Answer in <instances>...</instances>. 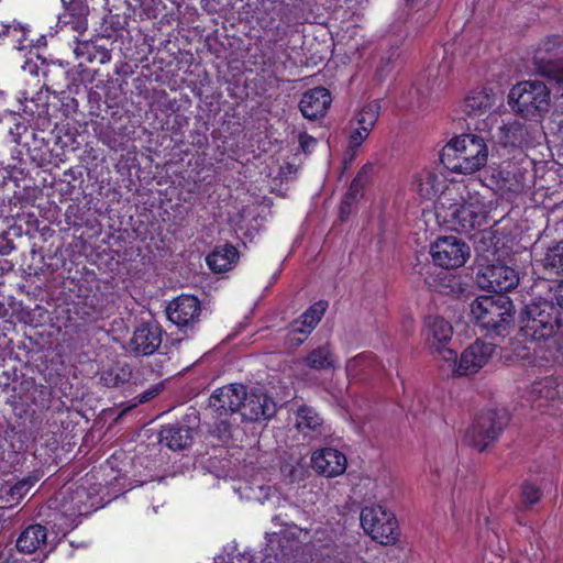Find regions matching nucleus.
<instances>
[{"label": "nucleus", "instance_id": "43", "mask_svg": "<svg viewBox=\"0 0 563 563\" xmlns=\"http://www.w3.org/2000/svg\"><path fill=\"white\" fill-rule=\"evenodd\" d=\"M556 306L563 310V283H561L554 292V298Z\"/></svg>", "mask_w": 563, "mask_h": 563}, {"label": "nucleus", "instance_id": "24", "mask_svg": "<svg viewBox=\"0 0 563 563\" xmlns=\"http://www.w3.org/2000/svg\"><path fill=\"white\" fill-rule=\"evenodd\" d=\"M530 398L539 407L556 399L561 395V385L554 377H545L534 382L529 391Z\"/></svg>", "mask_w": 563, "mask_h": 563}, {"label": "nucleus", "instance_id": "41", "mask_svg": "<svg viewBox=\"0 0 563 563\" xmlns=\"http://www.w3.org/2000/svg\"><path fill=\"white\" fill-rule=\"evenodd\" d=\"M159 391H161V388L158 386H155V387H152V388L147 389L143 394L139 395V402L143 404V402H146V401L151 400L156 395H158Z\"/></svg>", "mask_w": 563, "mask_h": 563}, {"label": "nucleus", "instance_id": "21", "mask_svg": "<svg viewBox=\"0 0 563 563\" xmlns=\"http://www.w3.org/2000/svg\"><path fill=\"white\" fill-rule=\"evenodd\" d=\"M47 530L42 525L26 527L18 537L16 549L25 554H32L40 550L46 542Z\"/></svg>", "mask_w": 563, "mask_h": 563}, {"label": "nucleus", "instance_id": "12", "mask_svg": "<svg viewBox=\"0 0 563 563\" xmlns=\"http://www.w3.org/2000/svg\"><path fill=\"white\" fill-rule=\"evenodd\" d=\"M246 388L242 384H230L213 391L209 398V406L220 416L240 411L246 397Z\"/></svg>", "mask_w": 563, "mask_h": 563}, {"label": "nucleus", "instance_id": "7", "mask_svg": "<svg viewBox=\"0 0 563 563\" xmlns=\"http://www.w3.org/2000/svg\"><path fill=\"white\" fill-rule=\"evenodd\" d=\"M427 347L448 364L456 363V352L448 346L453 336L452 324L442 317L429 316L421 331Z\"/></svg>", "mask_w": 563, "mask_h": 563}, {"label": "nucleus", "instance_id": "3", "mask_svg": "<svg viewBox=\"0 0 563 563\" xmlns=\"http://www.w3.org/2000/svg\"><path fill=\"white\" fill-rule=\"evenodd\" d=\"M509 101L522 117L539 119L550 109L551 92L543 81L525 80L512 87Z\"/></svg>", "mask_w": 563, "mask_h": 563}, {"label": "nucleus", "instance_id": "46", "mask_svg": "<svg viewBox=\"0 0 563 563\" xmlns=\"http://www.w3.org/2000/svg\"><path fill=\"white\" fill-rule=\"evenodd\" d=\"M406 2H407V3H412V2H413V0H406Z\"/></svg>", "mask_w": 563, "mask_h": 563}, {"label": "nucleus", "instance_id": "10", "mask_svg": "<svg viewBox=\"0 0 563 563\" xmlns=\"http://www.w3.org/2000/svg\"><path fill=\"white\" fill-rule=\"evenodd\" d=\"M478 285L482 288L495 292H507L516 288L519 284L518 272L504 263L488 265L477 277Z\"/></svg>", "mask_w": 563, "mask_h": 563}, {"label": "nucleus", "instance_id": "32", "mask_svg": "<svg viewBox=\"0 0 563 563\" xmlns=\"http://www.w3.org/2000/svg\"><path fill=\"white\" fill-rule=\"evenodd\" d=\"M307 365L313 369H328L334 367V357L328 345L311 351L307 358Z\"/></svg>", "mask_w": 563, "mask_h": 563}, {"label": "nucleus", "instance_id": "22", "mask_svg": "<svg viewBox=\"0 0 563 563\" xmlns=\"http://www.w3.org/2000/svg\"><path fill=\"white\" fill-rule=\"evenodd\" d=\"M522 322L521 333L527 340L531 341H547L553 338L561 324V320H541L540 322L522 320Z\"/></svg>", "mask_w": 563, "mask_h": 563}, {"label": "nucleus", "instance_id": "19", "mask_svg": "<svg viewBox=\"0 0 563 563\" xmlns=\"http://www.w3.org/2000/svg\"><path fill=\"white\" fill-rule=\"evenodd\" d=\"M412 189L422 200H433L449 192V190L444 191L446 189L444 177L430 169H424L416 176Z\"/></svg>", "mask_w": 563, "mask_h": 563}, {"label": "nucleus", "instance_id": "39", "mask_svg": "<svg viewBox=\"0 0 563 563\" xmlns=\"http://www.w3.org/2000/svg\"><path fill=\"white\" fill-rule=\"evenodd\" d=\"M554 123L558 126V134L563 139V101L556 106L554 111Z\"/></svg>", "mask_w": 563, "mask_h": 563}, {"label": "nucleus", "instance_id": "31", "mask_svg": "<svg viewBox=\"0 0 563 563\" xmlns=\"http://www.w3.org/2000/svg\"><path fill=\"white\" fill-rule=\"evenodd\" d=\"M542 266L550 273H563V241L549 246L541 258Z\"/></svg>", "mask_w": 563, "mask_h": 563}, {"label": "nucleus", "instance_id": "37", "mask_svg": "<svg viewBox=\"0 0 563 563\" xmlns=\"http://www.w3.org/2000/svg\"><path fill=\"white\" fill-rule=\"evenodd\" d=\"M540 490L532 484H523L521 487V503L525 507L531 506L539 501Z\"/></svg>", "mask_w": 563, "mask_h": 563}, {"label": "nucleus", "instance_id": "17", "mask_svg": "<svg viewBox=\"0 0 563 563\" xmlns=\"http://www.w3.org/2000/svg\"><path fill=\"white\" fill-rule=\"evenodd\" d=\"M162 343V331L156 324H141L130 340V350L136 355H151Z\"/></svg>", "mask_w": 563, "mask_h": 563}, {"label": "nucleus", "instance_id": "5", "mask_svg": "<svg viewBox=\"0 0 563 563\" xmlns=\"http://www.w3.org/2000/svg\"><path fill=\"white\" fill-rule=\"evenodd\" d=\"M509 421L505 409L488 410L481 413L466 430L464 442L482 452L498 439Z\"/></svg>", "mask_w": 563, "mask_h": 563}, {"label": "nucleus", "instance_id": "38", "mask_svg": "<svg viewBox=\"0 0 563 563\" xmlns=\"http://www.w3.org/2000/svg\"><path fill=\"white\" fill-rule=\"evenodd\" d=\"M23 33V27L14 20H0V37L15 36Z\"/></svg>", "mask_w": 563, "mask_h": 563}, {"label": "nucleus", "instance_id": "42", "mask_svg": "<svg viewBox=\"0 0 563 563\" xmlns=\"http://www.w3.org/2000/svg\"><path fill=\"white\" fill-rule=\"evenodd\" d=\"M369 169V167L367 166H364L357 174V176L354 178V180L352 181V185H351V189H358L362 184H361V180L363 177H365L367 175V170Z\"/></svg>", "mask_w": 563, "mask_h": 563}, {"label": "nucleus", "instance_id": "35", "mask_svg": "<svg viewBox=\"0 0 563 563\" xmlns=\"http://www.w3.org/2000/svg\"><path fill=\"white\" fill-rule=\"evenodd\" d=\"M96 48L97 45H95L91 42H78L76 47L74 48V54L77 58H82L87 63H92L95 62V57H97L95 54Z\"/></svg>", "mask_w": 563, "mask_h": 563}, {"label": "nucleus", "instance_id": "20", "mask_svg": "<svg viewBox=\"0 0 563 563\" xmlns=\"http://www.w3.org/2000/svg\"><path fill=\"white\" fill-rule=\"evenodd\" d=\"M496 101L492 89L478 88L472 90L464 99L462 110L467 115H478L489 110Z\"/></svg>", "mask_w": 563, "mask_h": 563}, {"label": "nucleus", "instance_id": "4", "mask_svg": "<svg viewBox=\"0 0 563 563\" xmlns=\"http://www.w3.org/2000/svg\"><path fill=\"white\" fill-rule=\"evenodd\" d=\"M471 316L482 328L500 333L512 320V302L507 296H481L471 303Z\"/></svg>", "mask_w": 563, "mask_h": 563}, {"label": "nucleus", "instance_id": "2", "mask_svg": "<svg viewBox=\"0 0 563 563\" xmlns=\"http://www.w3.org/2000/svg\"><path fill=\"white\" fill-rule=\"evenodd\" d=\"M439 219L451 230L468 233L481 227L486 218L484 202L478 196L457 197L452 190L440 197L435 205Z\"/></svg>", "mask_w": 563, "mask_h": 563}, {"label": "nucleus", "instance_id": "11", "mask_svg": "<svg viewBox=\"0 0 563 563\" xmlns=\"http://www.w3.org/2000/svg\"><path fill=\"white\" fill-rule=\"evenodd\" d=\"M277 411L274 399L261 389L246 391L241 416L244 420L251 422L269 420Z\"/></svg>", "mask_w": 563, "mask_h": 563}, {"label": "nucleus", "instance_id": "34", "mask_svg": "<svg viewBox=\"0 0 563 563\" xmlns=\"http://www.w3.org/2000/svg\"><path fill=\"white\" fill-rule=\"evenodd\" d=\"M37 481V476L30 475L7 488L5 493L9 496L7 501L10 506L19 504Z\"/></svg>", "mask_w": 563, "mask_h": 563}, {"label": "nucleus", "instance_id": "28", "mask_svg": "<svg viewBox=\"0 0 563 563\" xmlns=\"http://www.w3.org/2000/svg\"><path fill=\"white\" fill-rule=\"evenodd\" d=\"M161 442L172 450H183L191 443V430L185 426H166L162 429Z\"/></svg>", "mask_w": 563, "mask_h": 563}, {"label": "nucleus", "instance_id": "14", "mask_svg": "<svg viewBox=\"0 0 563 563\" xmlns=\"http://www.w3.org/2000/svg\"><path fill=\"white\" fill-rule=\"evenodd\" d=\"M311 465L318 474L325 477H336L345 472L347 460L341 451L333 448H323L312 453Z\"/></svg>", "mask_w": 563, "mask_h": 563}, {"label": "nucleus", "instance_id": "25", "mask_svg": "<svg viewBox=\"0 0 563 563\" xmlns=\"http://www.w3.org/2000/svg\"><path fill=\"white\" fill-rule=\"evenodd\" d=\"M558 309L560 308L555 301H548L542 298L534 299L525 307L522 320H533L534 322L560 320Z\"/></svg>", "mask_w": 563, "mask_h": 563}, {"label": "nucleus", "instance_id": "30", "mask_svg": "<svg viewBox=\"0 0 563 563\" xmlns=\"http://www.w3.org/2000/svg\"><path fill=\"white\" fill-rule=\"evenodd\" d=\"M379 103L372 101L364 104L351 120L350 126L366 128L372 131L379 117Z\"/></svg>", "mask_w": 563, "mask_h": 563}, {"label": "nucleus", "instance_id": "40", "mask_svg": "<svg viewBox=\"0 0 563 563\" xmlns=\"http://www.w3.org/2000/svg\"><path fill=\"white\" fill-rule=\"evenodd\" d=\"M95 54L97 56L95 57V62H98L99 64H107L111 60V53L104 47L97 46Z\"/></svg>", "mask_w": 563, "mask_h": 563}, {"label": "nucleus", "instance_id": "26", "mask_svg": "<svg viewBox=\"0 0 563 563\" xmlns=\"http://www.w3.org/2000/svg\"><path fill=\"white\" fill-rule=\"evenodd\" d=\"M527 128L518 120H512L498 126L497 139L504 146H520L527 142Z\"/></svg>", "mask_w": 563, "mask_h": 563}, {"label": "nucleus", "instance_id": "33", "mask_svg": "<svg viewBox=\"0 0 563 563\" xmlns=\"http://www.w3.org/2000/svg\"><path fill=\"white\" fill-rule=\"evenodd\" d=\"M351 131L347 137V147L345 152V162L346 161H353L357 154L358 148L361 145L365 142V140L369 136L371 132L369 130H366V128H356V126H350Z\"/></svg>", "mask_w": 563, "mask_h": 563}, {"label": "nucleus", "instance_id": "9", "mask_svg": "<svg viewBox=\"0 0 563 563\" xmlns=\"http://www.w3.org/2000/svg\"><path fill=\"white\" fill-rule=\"evenodd\" d=\"M495 347L493 342L477 340L462 352L455 365L449 364V366L459 376L475 374L488 363Z\"/></svg>", "mask_w": 563, "mask_h": 563}, {"label": "nucleus", "instance_id": "6", "mask_svg": "<svg viewBox=\"0 0 563 563\" xmlns=\"http://www.w3.org/2000/svg\"><path fill=\"white\" fill-rule=\"evenodd\" d=\"M364 531L380 544H393L399 531L395 515L380 505L366 506L361 511Z\"/></svg>", "mask_w": 563, "mask_h": 563}, {"label": "nucleus", "instance_id": "36", "mask_svg": "<svg viewBox=\"0 0 563 563\" xmlns=\"http://www.w3.org/2000/svg\"><path fill=\"white\" fill-rule=\"evenodd\" d=\"M371 363V356L367 354H360L355 357H352L346 363V373L347 376L355 377L358 373V369L366 368Z\"/></svg>", "mask_w": 563, "mask_h": 563}, {"label": "nucleus", "instance_id": "1", "mask_svg": "<svg viewBox=\"0 0 563 563\" xmlns=\"http://www.w3.org/2000/svg\"><path fill=\"white\" fill-rule=\"evenodd\" d=\"M488 146L484 137L466 133L453 137L441 152V163L452 173L472 175L486 166Z\"/></svg>", "mask_w": 563, "mask_h": 563}, {"label": "nucleus", "instance_id": "13", "mask_svg": "<svg viewBox=\"0 0 563 563\" xmlns=\"http://www.w3.org/2000/svg\"><path fill=\"white\" fill-rule=\"evenodd\" d=\"M328 303L318 301L307 309L299 319L294 321L288 333V342L290 346H298L307 339L311 331L323 317Z\"/></svg>", "mask_w": 563, "mask_h": 563}, {"label": "nucleus", "instance_id": "23", "mask_svg": "<svg viewBox=\"0 0 563 563\" xmlns=\"http://www.w3.org/2000/svg\"><path fill=\"white\" fill-rule=\"evenodd\" d=\"M239 253L231 244L217 246L206 258L208 266L214 273H223L233 267Z\"/></svg>", "mask_w": 563, "mask_h": 563}, {"label": "nucleus", "instance_id": "18", "mask_svg": "<svg viewBox=\"0 0 563 563\" xmlns=\"http://www.w3.org/2000/svg\"><path fill=\"white\" fill-rule=\"evenodd\" d=\"M331 101L329 90L323 87H317L302 95L299 108L305 118L316 120L327 113Z\"/></svg>", "mask_w": 563, "mask_h": 563}, {"label": "nucleus", "instance_id": "27", "mask_svg": "<svg viewBox=\"0 0 563 563\" xmlns=\"http://www.w3.org/2000/svg\"><path fill=\"white\" fill-rule=\"evenodd\" d=\"M67 13L59 18V22L65 25H70L71 30L78 34L87 30V14L88 7L82 0H74L67 8Z\"/></svg>", "mask_w": 563, "mask_h": 563}, {"label": "nucleus", "instance_id": "8", "mask_svg": "<svg viewBox=\"0 0 563 563\" xmlns=\"http://www.w3.org/2000/svg\"><path fill=\"white\" fill-rule=\"evenodd\" d=\"M430 254L435 265L445 269L457 268L468 258L470 246L457 236H441L431 244Z\"/></svg>", "mask_w": 563, "mask_h": 563}, {"label": "nucleus", "instance_id": "29", "mask_svg": "<svg viewBox=\"0 0 563 563\" xmlns=\"http://www.w3.org/2000/svg\"><path fill=\"white\" fill-rule=\"evenodd\" d=\"M563 45V41L560 36L553 35L542 40L533 54V63L537 66V69L543 66V63H552L553 59L550 58L552 54H554L558 49H560Z\"/></svg>", "mask_w": 563, "mask_h": 563}, {"label": "nucleus", "instance_id": "16", "mask_svg": "<svg viewBox=\"0 0 563 563\" xmlns=\"http://www.w3.org/2000/svg\"><path fill=\"white\" fill-rule=\"evenodd\" d=\"M294 424L296 430L308 440L318 439L325 433L323 419L312 407L306 405L294 411Z\"/></svg>", "mask_w": 563, "mask_h": 563}, {"label": "nucleus", "instance_id": "45", "mask_svg": "<svg viewBox=\"0 0 563 563\" xmlns=\"http://www.w3.org/2000/svg\"><path fill=\"white\" fill-rule=\"evenodd\" d=\"M340 212H341V216H343L346 212V209H345L344 205L341 207V211Z\"/></svg>", "mask_w": 563, "mask_h": 563}, {"label": "nucleus", "instance_id": "15", "mask_svg": "<svg viewBox=\"0 0 563 563\" xmlns=\"http://www.w3.org/2000/svg\"><path fill=\"white\" fill-rule=\"evenodd\" d=\"M166 313L173 323L178 327H186L198 319L200 302L194 296L183 295L169 302Z\"/></svg>", "mask_w": 563, "mask_h": 563}, {"label": "nucleus", "instance_id": "44", "mask_svg": "<svg viewBox=\"0 0 563 563\" xmlns=\"http://www.w3.org/2000/svg\"><path fill=\"white\" fill-rule=\"evenodd\" d=\"M0 563H15L13 560H11L10 558H5L3 560H0Z\"/></svg>", "mask_w": 563, "mask_h": 563}]
</instances>
